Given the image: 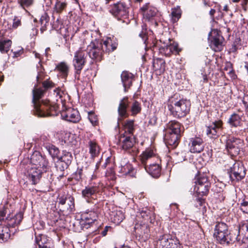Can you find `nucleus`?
Here are the masks:
<instances>
[{"label":"nucleus","mask_w":248,"mask_h":248,"mask_svg":"<svg viewBox=\"0 0 248 248\" xmlns=\"http://www.w3.org/2000/svg\"><path fill=\"white\" fill-rule=\"evenodd\" d=\"M117 46L118 44L114 38H108L103 42L94 39L87 46V52L92 60L100 62L102 59L104 52L109 53L114 51Z\"/></svg>","instance_id":"1"},{"label":"nucleus","mask_w":248,"mask_h":248,"mask_svg":"<svg viewBox=\"0 0 248 248\" xmlns=\"http://www.w3.org/2000/svg\"><path fill=\"white\" fill-rule=\"evenodd\" d=\"M44 93V91L40 88H36L32 91V102L34 107V114L38 117L57 115L56 106H52L46 101H40V99L43 96Z\"/></svg>","instance_id":"2"},{"label":"nucleus","mask_w":248,"mask_h":248,"mask_svg":"<svg viewBox=\"0 0 248 248\" xmlns=\"http://www.w3.org/2000/svg\"><path fill=\"white\" fill-rule=\"evenodd\" d=\"M190 102L186 99H179L177 95H174L169 98L168 107L170 113L176 118H182L189 112Z\"/></svg>","instance_id":"3"},{"label":"nucleus","mask_w":248,"mask_h":248,"mask_svg":"<svg viewBox=\"0 0 248 248\" xmlns=\"http://www.w3.org/2000/svg\"><path fill=\"white\" fill-rule=\"evenodd\" d=\"M214 231L215 237L221 245H228L240 239L234 231H229L227 225L224 222H217Z\"/></svg>","instance_id":"4"},{"label":"nucleus","mask_w":248,"mask_h":248,"mask_svg":"<svg viewBox=\"0 0 248 248\" xmlns=\"http://www.w3.org/2000/svg\"><path fill=\"white\" fill-rule=\"evenodd\" d=\"M181 124L175 120L170 121L167 124L165 140L167 146L175 148L178 145L181 137Z\"/></svg>","instance_id":"5"},{"label":"nucleus","mask_w":248,"mask_h":248,"mask_svg":"<svg viewBox=\"0 0 248 248\" xmlns=\"http://www.w3.org/2000/svg\"><path fill=\"white\" fill-rule=\"evenodd\" d=\"M101 8L102 10L108 9L109 13L118 20L126 19L128 17L129 5L123 2L113 4L111 2L108 5L103 4Z\"/></svg>","instance_id":"6"},{"label":"nucleus","mask_w":248,"mask_h":248,"mask_svg":"<svg viewBox=\"0 0 248 248\" xmlns=\"http://www.w3.org/2000/svg\"><path fill=\"white\" fill-rule=\"evenodd\" d=\"M87 54H88L87 49L86 52V50L82 47H80L74 53L73 65L75 70V78L77 80H79L81 70L86 62Z\"/></svg>","instance_id":"7"},{"label":"nucleus","mask_w":248,"mask_h":248,"mask_svg":"<svg viewBox=\"0 0 248 248\" xmlns=\"http://www.w3.org/2000/svg\"><path fill=\"white\" fill-rule=\"evenodd\" d=\"M222 139L225 140L226 149L231 156H236L239 154L243 145V141L230 135H223Z\"/></svg>","instance_id":"8"},{"label":"nucleus","mask_w":248,"mask_h":248,"mask_svg":"<svg viewBox=\"0 0 248 248\" xmlns=\"http://www.w3.org/2000/svg\"><path fill=\"white\" fill-rule=\"evenodd\" d=\"M178 241L169 234H164L158 238L156 246L158 248H178Z\"/></svg>","instance_id":"9"},{"label":"nucleus","mask_w":248,"mask_h":248,"mask_svg":"<svg viewBox=\"0 0 248 248\" xmlns=\"http://www.w3.org/2000/svg\"><path fill=\"white\" fill-rule=\"evenodd\" d=\"M31 163L34 167L43 169V170H47L48 162L45 156L38 151H34L31 157Z\"/></svg>","instance_id":"10"},{"label":"nucleus","mask_w":248,"mask_h":248,"mask_svg":"<svg viewBox=\"0 0 248 248\" xmlns=\"http://www.w3.org/2000/svg\"><path fill=\"white\" fill-rule=\"evenodd\" d=\"M98 218V213L95 210H88L81 214L80 224L83 228L88 229L90 225Z\"/></svg>","instance_id":"11"},{"label":"nucleus","mask_w":248,"mask_h":248,"mask_svg":"<svg viewBox=\"0 0 248 248\" xmlns=\"http://www.w3.org/2000/svg\"><path fill=\"white\" fill-rule=\"evenodd\" d=\"M135 232L136 237L142 241H145L149 237L150 230L147 224H136Z\"/></svg>","instance_id":"12"},{"label":"nucleus","mask_w":248,"mask_h":248,"mask_svg":"<svg viewBox=\"0 0 248 248\" xmlns=\"http://www.w3.org/2000/svg\"><path fill=\"white\" fill-rule=\"evenodd\" d=\"M61 116L63 119L74 123L78 122L80 119L78 111L72 108H69L66 111H62L61 113Z\"/></svg>","instance_id":"13"},{"label":"nucleus","mask_w":248,"mask_h":248,"mask_svg":"<svg viewBox=\"0 0 248 248\" xmlns=\"http://www.w3.org/2000/svg\"><path fill=\"white\" fill-rule=\"evenodd\" d=\"M222 126V122L220 120L213 122L210 125L206 127L207 135L211 138H217L219 135V131Z\"/></svg>","instance_id":"14"},{"label":"nucleus","mask_w":248,"mask_h":248,"mask_svg":"<svg viewBox=\"0 0 248 248\" xmlns=\"http://www.w3.org/2000/svg\"><path fill=\"white\" fill-rule=\"evenodd\" d=\"M140 11L144 18L149 21L155 16L157 9L151 6L149 3H146L140 8Z\"/></svg>","instance_id":"15"},{"label":"nucleus","mask_w":248,"mask_h":248,"mask_svg":"<svg viewBox=\"0 0 248 248\" xmlns=\"http://www.w3.org/2000/svg\"><path fill=\"white\" fill-rule=\"evenodd\" d=\"M46 171L41 168L33 167L28 171L29 179L33 185H35L40 181L42 173Z\"/></svg>","instance_id":"16"},{"label":"nucleus","mask_w":248,"mask_h":248,"mask_svg":"<svg viewBox=\"0 0 248 248\" xmlns=\"http://www.w3.org/2000/svg\"><path fill=\"white\" fill-rule=\"evenodd\" d=\"M73 159L72 154L69 152H64L61 156L59 161L57 162V168L61 171H63L67 169L71 163Z\"/></svg>","instance_id":"17"},{"label":"nucleus","mask_w":248,"mask_h":248,"mask_svg":"<svg viewBox=\"0 0 248 248\" xmlns=\"http://www.w3.org/2000/svg\"><path fill=\"white\" fill-rule=\"evenodd\" d=\"M190 151L191 153H200L204 149L203 140L200 137L191 138L190 140Z\"/></svg>","instance_id":"18"},{"label":"nucleus","mask_w":248,"mask_h":248,"mask_svg":"<svg viewBox=\"0 0 248 248\" xmlns=\"http://www.w3.org/2000/svg\"><path fill=\"white\" fill-rule=\"evenodd\" d=\"M169 43L162 46L160 48V51L164 53L166 56H170L172 53L178 54L180 51L178 47V44L176 43H170V40Z\"/></svg>","instance_id":"19"},{"label":"nucleus","mask_w":248,"mask_h":248,"mask_svg":"<svg viewBox=\"0 0 248 248\" xmlns=\"http://www.w3.org/2000/svg\"><path fill=\"white\" fill-rule=\"evenodd\" d=\"M99 166V163H97L95 165V168L93 169L91 166H88L86 168L85 171L83 173V169H78L76 171L77 174L80 175L83 178L84 176L86 177H89L92 180L95 179L96 178V175L95 174V170L98 169Z\"/></svg>","instance_id":"20"},{"label":"nucleus","mask_w":248,"mask_h":248,"mask_svg":"<svg viewBox=\"0 0 248 248\" xmlns=\"http://www.w3.org/2000/svg\"><path fill=\"white\" fill-rule=\"evenodd\" d=\"M134 78V75L127 71H124L121 74V80L124 88V91L126 92L127 90L130 87L132 84Z\"/></svg>","instance_id":"21"},{"label":"nucleus","mask_w":248,"mask_h":248,"mask_svg":"<svg viewBox=\"0 0 248 248\" xmlns=\"http://www.w3.org/2000/svg\"><path fill=\"white\" fill-rule=\"evenodd\" d=\"M129 105L128 98L125 97L121 100L118 108V114L122 119L128 116L127 108Z\"/></svg>","instance_id":"22"},{"label":"nucleus","mask_w":248,"mask_h":248,"mask_svg":"<svg viewBox=\"0 0 248 248\" xmlns=\"http://www.w3.org/2000/svg\"><path fill=\"white\" fill-rule=\"evenodd\" d=\"M23 217V214L19 212L16 214L13 217H7L6 218V226L10 227H15L20 224Z\"/></svg>","instance_id":"23"},{"label":"nucleus","mask_w":248,"mask_h":248,"mask_svg":"<svg viewBox=\"0 0 248 248\" xmlns=\"http://www.w3.org/2000/svg\"><path fill=\"white\" fill-rule=\"evenodd\" d=\"M144 169L153 177L157 178L160 175L161 167L158 164H153L149 166H145Z\"/></svg>","instance_id":"24"},{"label":"nucleus","mask_w":248,"mask_h":248,"mask_svg":"<svg viewBox=\"0 0 248 248\" xmlns=\"http://www.w3.org/2000/svg\"><path fill=\"white\" fill-rule=\"evenodd\" d=\"M124 139L122 140V147L124 150H127L132 148L135 143L134 136L124 135Z\"/></svg>","instance_id":"25"},{"label":"nucleus","mask_w":248,"mask_h":248,"mask_svg":"<svg viewBox=\"0 0 248 248\" xmlns=\"http://www.w3.org/2000/svg\"><path fill=\"white\" fill-rule=\"evenodd\" d=\"M99 191V188L97 186H88L82 190V195L84 198L89 199L94 196Z\"/></svg>","instance_id":"26"},{"label":"nucleus","mask_w":248,"mask_h":248,"mask_svg":"<svg viewBox=\"0 0 248 248\" xmlns=\"http://www.w3.org/2000/svg\"><path fill=\"white\" fill-rule=\"evenodd\" d=\"M210 187V183H206L205 185H195L194 190L199 196H206L208 194Z\"/></svg>","instance_id":"27"},{"label":"nucleus","mask_w":248,"mask_h":248,"mask_svg":"<svg viewBox=\"0 0 248 248\" xmlns=\"http://www.w3.org/2000/svg\"><path fill=\"white\" fill-rule=\"evenodd\" d=\"M10 237V230L5 225H0V243L7 241Z\"/></svg>","instance_id":"28"},{"label":"nucleus","mask_w":248,"mask_h":248,"mask_svg":"<svg viewBox=\"0 0 248 248\" xmlns=\"http://www.w3.org/2000/svg\"><path fill=\"white\" fill-rule=\"evenodd\" d=\"M123 125L124 130V135L134 136L133 132L135 129L134 120H126L124 122Z\"/></svg>","instance_id":"29"},{"label":"nucleus","mask_w":248,"mask_h":248,"mask_svg":"<svg viewBox=\"0 0 248 248\" xmlns=\"http://www.w3.org/2000/svg\"><path fill=\"white\" fill-rule=\"evenodd\" d=\"M55 70L58 71L63 78H65L69 72V67L65 62H61L57 64Z\"/></svg>","instance_id":"30"},{"label":"nucleus","mask_w":248,"mask_h":248,"mask_svg":"<svg viewBox=\"0 0 248 248\" xmlns=\"http://www.w3.org/2000/svg\"><path fill=\"white\" fill-rule=\"evenodd\" d=\"M245 170L244 167H241L239 172L236 171H229L230 178L232 181H239L242 179L245 176Z\"/></svg>","instance_id":"31"},{"label":"nucleus","mask_w":248,"mask_h":248,"mask_svg":"<svg viewBox=\"0 0 248 248\" xmlns=\"http://www.w3.org/2000/svg\"><path fill=\"white\" fill-rule=\"evenodd\" d=\"M89 153L92 157H95L100 153V148L97 144L93 140L89 142Z\"/></svg>","instance_id":"32"},{"label":"nucleus","mask_w":248,"mask_h":248,"mask_svg":"<svg viewBox=\"0 0 248 248\" xmlns=\"http://www.w3.org/2000/svg\"><path fill=\"white\" fill-rule=\"evenodd\" d=\"M154 155V153L151 150H146L143 152L140 155V161L141 164L144 168L145 167V166H148L147 161L153 157Z\"/></svg>","instance_id":"33"},{"label":"nucleus","mask_w":248,"mask_h":248,"mask_svg":"<svg viewBox=\"0 0 248 248\" xmlns=\"http://www.w3.org/2000/svg\"><path fill=\"white\" fill-rule=\"evenodd\" d=\"M153 66L155 71H159L160 74L165 71V62L162 59H157L156 60L154 61Z\"/></svg>","instance_id":"34"},{"label":"nucleus","mask_w":248,"mask_h":248,"mask_svg":"<svg viewBox=\"0 0 248 248\" xmlns=\"http://www.w3.org/2000/svg\"><path fill=\"white\" fill-rule=\"evenodd\" d=\"M228 123L233 127H237L241 124V118L240 116L236 114H232L228 121Z\"/></svg>","instance_id":"35"},{"label":"nucleus","mask_w":248,"mask_h":248,"mask_svg":"<svg viewBox=\"0 0 248 248\" xmlns=\"http://www.w3.org/2000/svg\"><path fill=\"white\" fill-rule=\"evenodd\" d=\"M222 39V36H217L214 37L212 40L211 45L216 51H220L222 49L223 46Z\"/></svg>","instance_id":"36"},{"label":"nucleus","mask_w":248,"mask_h":248,"mask_svg":"<svg viewBox=\"0 0 248 248\" xmlns=\"http://www.w3.org/2000/svg\"><path fill=\"white\" fill-rule=\"evenodd\" d=\"M124 218V216L122 211L119 210L114 212L111 215V219L115 224L120 223Z\"/></svg>","instance_id":"37"},{"label":"nucleus","mask_w":248,"mask_h":248,"mask_svg":"<svg viewBox=\"0 0 248 248\" xmlns=\"http://www.w3.org/2000/svg\"><path fill=\"white\" fill-rule=\"evenodd\" d=\"M234 232L236 234H238V236L241 234L243 235L244 239H248V223L243 224L238 229H236Z\"/></svg>","instance_id":"38"},{"label":"nucleus","mask_w":248,"mask_h":248,"mask_svg":"<svg viewBox=\"0 0 248 248\" xmlns=\"http://www.w3.org/2000/svg\"><path fill=\"white\" fill-rule=\"evenodd\" d=\"M49 238L44 234H40L36 236V242L38 247L43 246L51 244Z\"/></svg>","instance_id":"39"},{"label":"nucleus","mask_w":248,"mask_h":248,"mask_svg":"<svg viewBox=\"0 0 248 248\" xmlns=\"http://www.w3.org/2000/svg\"><path fill=\"white\" fill-rule=\"evenodd\" d=\"M182 11L180 8L177 6L171 9V20L172 23L177 22L181 16Z\"/></svg>","instance_id":"40"},{"label":"nucleus","mask_w":248,"mask_h":248,"mask_svg":"<svg viewBox=\"0 0 248 248\" xmlns=\"http://www.w3.org/2000/svg\"><path fill=\"white\" fill-rule=\"evenodd\" d=\"M12 41L10 40H0V51L1 53H7L11 46Z\"/></svg>","instance_id":"41"},{"label":"nucleus","mask_w":248,"mask_h":248,"mask_svg":"<svg viewBox=\"0 0 248 248\" xmlns=\"http://www.w3.org/2000/svg\"><path fill=\"white\" fill-rule=\"evenodd\" d=\"M141 110V104L139 102L135 101L131 107V112L132 116H136L140 113Z\"/></svg>","instance_id":"42"},{"label":"nucleus","mask_w":248,"mask_h":248,"mask_svg":"<svg viewBox=\"0 0 248 248\" xmlns=\"http://www.w3.org/2000/svg\"><path fill=\"white\" fill-rule=\"evenodd\" d=\"M239 202L241 210L244 213L248 214V196H245L242 200H239Z\"/></svg>","instance_id":"43"},{"label":"nucleus","mask_w":248,"mask_h":248,"mask_svg":"<svg viewBox=\"0 0 248 248\" xmlns=\"http://www.w3.org/2000/svg\"><path fill=\"white\" fill-rule=\"evenodd\" d=\"M67 205L66 207H63V211H66L67 212H71L73 211L75 208L74 198L72 197H68Z\"/></svg>","instance_id":"44"},{"label":"nucleus","mask_w":248,"mask_h":248,"mask_svg":"<svg viewBox=\"0 0 248 248\" xmlns=\"http://www.w3.org/2000/svg\"><path fill=\"white\" fill-rule=\"evenodd\" d=\"M66 7V3L61 1H57L55 5L54 11L57 13L60 14L65 9Z\"/></svg>","instance_id":"45"},{"label":"nucleus","mask_w":248,"mask_h":248,"mask_svg":"<svg viewBox=\"0 0 248 248\" xmlns=\"http://www.w3.org/2000/svg\"><path fill=\"white\" fill-rule=\"evenodd\" d=\"M33 1L34 0H17V2L20 6L24 9L31 6L33 3Z\"/></svg>","instance_id":"46"},{"label":"nucleus","mask_w":248,"mask_h":248,"mask_svg":"<svg viewBox=\"0 0 248 248\" xmlns=\"http://www.w3.org/2000/svg\"><path fill=\"white\" fill-rule=\"evenodd\" d=\"M68 197L70 196L65 194H60L57 199V202L59 204L62 206H64L66 204V201H68Z\"/></svg>","instance_id":"47"},{"label":"nucleus","mask_w":248,"mask_h":248,"mask_svg":"<svg viewBox=\"0 0 248 248\" xmlns=\"http://www.w3.org/2000/svg\"><path fill=\"white\" fill-rule=\"evenodd\" d=\"M186 154L181 152L180 153H175L174 155V158L177 162H182L186 160Z\"/></svg>","instance_id":"48"},{"label":"nucleus","mask_w":248,"mask_h":248,"mask_svg":"<svg viewBox=\"0 0 248 248\" xmlns=\"http://www.w3.org/2000/svg\"><path fill=\"white\" fill-rule=\"evenodd\" d=\"M88 119L93 125H97L98 120L96 116L92 111L88 112Z\"/></svg>","instance_id":"49"},{"label":"nucleus","mask_w":248,"mask_h":248,"mask_svg":"<svg viewBox=\"0 0 248 248\" xmlns=\"http://www.w3.org/2000/svg\"><path fill=\"white\" fill-rule=\"evenodd\" d=\"M206 183H210V182L208 181L207 177L203 175L198 178L197 180L195 182V185H205V184H206Z\"/></svg>","instance_id":"50"},{"label":"nucleus","mask_w":248,"mask_h":248,"mask_svg":"<svg viewBox=\"0 0 248 248\" xmlns=\"http://www.w3.org/2000/svg\"><path fill=\"white\" fill-rule=\"evenodd\" d=\"M139 213L143 218L147 219L151 213V211L147 208H145L141 210H140Z\"/></svg>","instance_id":"51"},{"label":"nucleus","mask_w":248,"mask_h":248,"mask_svg":"<svg viewBox=\"0 0 248 248\" xmlns=\"http://www.w3.org/2000/svg\"><path fill=\"white\" fill-rule=\"evenodd\" d=\"M21 17L15 16L13 19L12 27L14 29L21 25Z\"/></svg>","instance_id":"52"},{"label":"nucleus","mask_w":248,"mask_h":248,"mask_svg":"<svg viewBox=\"0 0 248 248\" xmlns=\"http://www.w3.org/2000/svg\"><path fill=\"white\" fill-rule=\"evenodd\" d=\"M194 205L195 207L198 209H200L201 207L204 204V201L202 198L198 197L194 201Z\"/></svg>","instance_id":"53"},{"label":"nucleus","mask_w":248,"mask_h":248,"mask_svg":"<svg viewBox=\"0 0 248 248\" xmlns=\"http://www.w3.org/2000/svg\"><path fill=\"white\" fill-rule=\"evenodd\" d=\"M241 167H244V166L241 163H239V162L235 163L233 164V167L231 168L230 171H234V172L235 171L239 172V171L240 170V168Z\"/></svg>","instance_id":"54"},{"label":"nucleus","mask_w":248,"mask_h":248,"mask_svg":"<svg viewBox=\"0 0 248 248\" xmlns=\"http://www.w3.org/2000/svg\"><path fill=\"white\" fill-rule=\"evenodd\" d=\"M48 17L45 14L41 16V17L40 18V21L42 25L45 26L46 25V24L48 23Z\"/></svg>","instance_id":"55"},{"label":"nucleus","mask_w":248,"mask_h":248,"mask_svg":"<svg viewBox=\"0 0 248 248\" xmlns=\"http://www.w3.org/2000/svg\"><path fill=\"white\" fill-rule=\"evenodd\" d=\"M49 152L53 157H55L59 153V150L55 147H51L49 149Z\"/></svg>","instance_id":"56"},{"label":"nucleus","mask_w":248,"mask_h":248,"mask_svg":"<svg viewBox=\"0 0 248 248\" xmlns=\"http://www.w3.org/2000/svg\"><path fill=\"white\" fill-rule=\"evenodd\" d=\"M224 70L229 71V74L230 75H233L234 72L232 68V65L231 62H227L226 65L224 68Z\"/></svg>","instance_id":"57"},{"label":"nucleus","mask_w":248,"mask_h":248,"mask_svg":"<svg viewBox=\"0 0 248 248\" xmlns=\"http://www.w3.org/2000/svg\"><path fill=\"white\" fill-rule=\"evenodd\" d=\"M7 213V209L4 206H3L0 209V220H3L4 217L5 216Z\"/></svg>","instance_id":"58"},{"label":"nucleus","mask_w":248,"mask_h":248,"mask_svg":"<svg viewBox=\"0 0 248 248\" xmlns=\"http://www.w3.org/2000/svg\"><path fill=\"white\" fill-rule=\"evenodd\" d=\"M106 176L109 180H113L115 179L114 173L112 170H111L110 172H106Z\"/></svg>","instance_id":"59"},{"label":"nucleus","mask_w":248,"mask_h":248,"mask_svg":"<svg viewBox=\"0 0 248 248\" xmlns=\"http://www.w3.org/2000/svg\"><path fill=\"white\" fill-rule=\"evenodd\" d=\"M139 36L142 38V41H143L144 44H146V40L147 39V35L144 32H141L139 34Z\"/></svg>","instance_id":"60"},{"label":"nucleus","mask_w":248,"mask_h":248,"mask_svg":"<svg viewBox=\"0 0 248 248\" xmlns=\"http://www.w3.org/2000/svg\"><path fill=\"white\" fill-rule=\"evenodd\" d=\"M110 228V227H109V226H106L105 228H104V230L102 231V232H101V235L103 236H105L107 234L108 229Z\"/></svg>","instance_id":"61"},{"label":"nucleus","mask_w":248,"mask_h":248,"mask_svg":"<svg viewBox=\"0 0 248 248\" xmlns=\"http://www.w3.org/2000/svg\"><path fill=\"white\" fill-rule=\"evenodd\" d=\"M248 2V0H243L242 3V9L245 11H247V5Z\"/></svg>","instance_id":"62"},{"label":"nucleus","mask_w":248,"mask_h":248,"mask_svg":"<svg viewBox=\"0 0 248 248\" xmlns=\"http://www.w3.org/2000/svg\"><path fill=\"white\" fill-rule=\"evenodd\" d=\"M43 86L45 88H48L51 86V83L49 81H45L43 83Z\"/></svg>","instance_id":"63"},{"label":"nucleus","mask_w":248,"mask_h":248,"mask_svg":"<svg viewBox=\"0 0 248 248\" xmlns=\"http://www.w3.org/2000/svg\"><path fill=\"white\" fill-rule=\"evenodd\" d=\"M43 73L42 72H38V74L36 77L37 80L39 81L43 79Z\"/></svg>","instance_id":"64"}]
</instances>
